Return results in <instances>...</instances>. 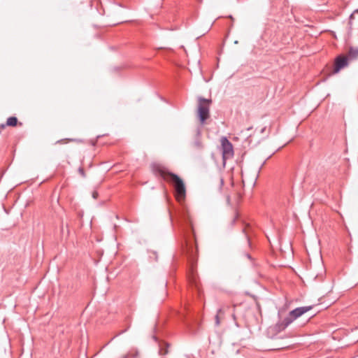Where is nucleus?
Wrapping results in <instances>:
<instances>
[{"instance_id": "20", "label": "nucleus", "mask_w": 358, "mask_h": 358, "mask_svg": "<svg viewBox=\"0 0 358 358\" xmlns=\"http://www.w3.org/2000/svg\"><path fill=\"white\" fill-rule=\"evenodd\" d=\"M223 184H224V180H223V178H220V185H223Z\"/></svg>"}, {"instance_id": "8", "label": "nucleus", "mask_w": 358, "mask_h": 358, "mask_svg": "<svg viewBox=\"0 0 358 358\" xmlns=\"http://www.w3.org/2000/svg\"><path fill=\"white\" fill-rule=\"evenodd\" d=\"M348 60H354L358 58V48L350 47L349 48L348 55Z\"/></svg>"}, {"instance_id": "3", "label": "nucleus", "mask_w": 358, "mask_h": 358, "mask_svg": "<svg viewBox=\"0 0 358 358\" xmlns=\"http://www.w3.org/2000/svg\"><path fill=\"white\" fill-rule=\"evenodd\" d=\"M211 103V99H205L203 97H199L198 99V117L202 124H203L210 117V107Z\"/></svg>"}, {"instance_id": "10", "label": "nucleus", "mask_w": 358, "mask_h": 358, "mask_svg": "<svg viewBox=\"0 0 358 358\" xmlns=\"http://www.w3.org/2000/svg\"><path fill=\"white\" fill-rule=\"evenodd\" d=\"M224 312L222 308L218 309L217 314L215 317V325L219 326L220 324V319L223 317Z\"/></svg>"}, {"instance_id": "14", "label": "nucleus", "mask_w": 358, "mask_h": 358, "mask_svg": "<svg viewBox=\"0 0 358 358\" xmlns=\"http://www.w3.org/2000/svg\"><path fill=\"white\" fill-rule=\"evenodd\" d=\"M194 146L198 149H201L203 148L202 143L199 139L194 142Z\"/></svg>"}, {"instance_id": "15", "label": "nucleus", "mask_w": 358, "mask_h": 358, "mask_svg": "<svg viewBox=\"0 0 358 358\" xmlns=\"http://www.w3.org/2000/svg\"><path fill=\"white\" fill-rule=\"evenodd\" d=\"M238 217H239L238 213L236 211V212L234 213V217H233V219H232V220H231V225H234V223L236 222V221L238 220Z\"/></svg>"}, {"instance_id": "7", "label": "nucleus", "mask_w": 358, "mask_h": 358, "mask_svg": "<svg viewBox=\"0 0 358 358\" xmlns=\"http://www.w3.org/2000/svg\"><path fill=\"white\" fill-rule=\"evenodd\" d=\"M293 319L288 315L287 317L284 318L282 321L278 322L275 324V329L278 331H282L285 330L292 322Z\"/></svg>"}, {"instance_id": "22", "label": "nucleus", "mask_w": 358, "mask_h": 358, "mask_svg": "<svg viewBox=\"0 0 358 358\" xmlns=\"http://www.w3.org/2000/svg\"><path fill=\"white\" fill-rule=\"evenodd\" d=\"M247 257H248V258H250V255H247Z\"/></svg>"}, {"instance_id": "5", "label": "nucleus", "mask_w": 358, "mask_h": 358, "mask_svg": "<svg viewBox=\"0 0 358 358\" xmlns=\"http://www.w3.org/2000/svg\"><path fill=\"white\" fill-rule=\"evenodd\" d=\"M348 58L343 55H340L336 57L334 60L333 73H337L342 69L348 66Z\"/></svg>"}, {"instance_id": "9", "label": "nucleus", "mask_w": 358, "mask_h": 358, "mask_svg": "<svg viewBox=\"0 0 358 358\" xmlns=\"http://www.w3.org/2000/svg\"><path fill=\"white\" fill-rule=\"evenodd\" d=\"M170 345L168 343L163 342L159 344V352L161 355H165L169 352V348Z\"/></svg>"}, {"instance_id": "12", "label": "nucleus", "mask_w": 358, "mask_h": 358, "mask_svg": "<svg viewBox=\"0 0 358 358\" xmlns=\"http://www.w3.org/2000/svg\"><path fill=\"white\" fill-rule=\"evenodd\" d=\"M75 139L73 138H63L57 141L56 143L62 144V143H67L69 142L74 141Z\"/></svg>"}, {"instance_id": "6", "label": "nucleus", "mask_w": 358, "mask_h": 358, "mask_svg": "<svg viewBox=\"0 0 358 358\" xmlns=\"http://www.w3.org/2000/svg\"><path fill=\"white\" fill-rule=\"evenodd\" d=\"M313 306L299 307L290 311L289 315L293 319V320H295L304 313L310 310L313 308Z\"/></svg>"}, {"instance_id": "2", "label": "nucleus", "mask_w": 358, "mask_h": 358, "mask_svg": "<svg viewBox=\"0 0 358 358\" xmlns=\"http://www.w3.org/2000/svg\"><path fill=\"white\" fill-rule=\"evenodd\" d=\"M152 171L156 176H161L164 180L171 182L175 190V196L178 201H183L186 196V188L183 180L176 174L169 171L160 164H152Z\"/></svg>"}, {"instance_id": "11", "label": "nucleus", "mask_w": 358, "mask_h": 358, "mask_svg": "<svg viewBox=\"0 0 358 358\" xmlns=\"http://www.w3.org/2000/svg\"><path fill=\"white\" fill-rule=\"evenodd\" d=\"M18 120L16 117H10L6 120V124L8 127H15L17 125Z\"/></svg>"}, {"instance_id": "23", "label": "nucleus", "mask_w": 358, "mask_h": 358, "mask_svg": "<svg viewBox=\"0 0 358 358\" xmlns=\"http://www.w3.org/2000/svg\"><path fill=\"white\" fill-rule=\"evenodd\" d=\"M357 20H358V18H357Z\"/></svg>"}, {"instance_id": "18", "label": "nucleus", "mask_w": 358, "mask_h": 358, "mask_svg": "<svg viewBox=\"0 0 358 358\" xmlns=\"http://www.w3.org/2000/svg\"><path fill=\"white\" fill-rule=\"evenodd\" d=\"M246 230H247V228H246V227H245V228L243 229V231L245 234V235H246V238H247L248 241L249 242V238H248V234H247V231H246Z\"/></svg>"}, {"instance_id": "4", "label": "nucleus", "mask_w": 358, "mask_h": 358, "mask_svg": "<svg viewBox=\"0 0 358 358\" xmlns=\"http://www.w3.org/2000/svg\"><path fill=\"white\" fill-rule=\"evenodd\" d=\"M221 150L222 153V159L224 162L227 159L234 157V152L232 143L225 136H222L220 139Z\"/></svg>"}, {"instance_id": "13", "label": "nucleus", "mask_w": 358, "mask_h": 358, "mask_svg": "<svg viewBox=\"0 0 358 358\" xmlns=\"http://www.w3.org/2000/svg\"><path fill=\"white\" fill-rule=\"evenodd\" d=\"M358 15V9L355 10L350 15V20H356L355 16Z\"/></svg>"}, {"instance_id": "19", "label": "nucleus", "mask_w": 358, "mask_h": 358, "mask_svg": "<svg viewBox=\"0 0 358 358\" xmlns=\"http://www.w3.org/2000/svg\"><path fill=\"white\" fill-rule=\"evenodd\" d=\"M6 127H8L7 124H6V122L5 124H0V129H3L6 128Z\"/></svg>"}, {"instance_id": "21", "label": "nucleus", "mask_w": 358, "mask_h": 358, "mask_svg": "<svg viewBox=\"0 0 358 358\" xmlns=\"http://www.w3.org/2000/svg\"><path fill=\"white\" fill-rule=\"evenodd\" d=\"M122 22H125V23H127V22H133V21H131V20H126V21H123Z\"/></svg>"}, {"instance_id": "17", "label": "nucleus", "mask_w": 358, "mask_h": 358, "mask_svg": "<svg viewBox=\"0 0 358 358\" xmlns=\"http://www.w3.org/2000/svg\"><path fill=\"white\" fill-rule=\"evenodd\" d=\"M98 196H99V193H98V192H97V191H94V192H92V197H93L94 199H97V198H98Z\"/></svg>"}, {"instance_id": "1", "label": "nucleus", "mask_w": 358, "mask_h": 358, "mask_svg": "<svg viewBox=\"0 0 358 358\" xmlns=\"http://www.w3.org/2000/svg\"><path fill=\"white\" fill-rule=\"evenodd\" d=\"M192 237L185 238V248L184 252L188 259L189 268L188 271V280L192 286H194L200 292V282L198 280L195 268L198 257V245L196 234L192 221H189Z\"/></svg>"}, {"instance_id": "16", "label": "nucleus", "mask_w": 358, "mask_h": 358, "mask_svg": "<svg viewBox=\"0 0 358 358\" xmlns=\"http://www.w3.org/2000/svg\"><path fill=\"white\" fill-rule=\"evenodd\" d=\"M78 172H79V173H80L83 177H85V171H84L83 168L80 167V168L78 169Z\"/></svg>"}]
</instances>
